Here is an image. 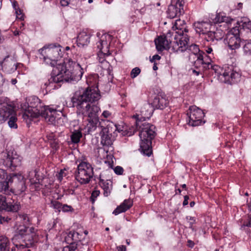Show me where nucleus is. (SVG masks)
Here are the masks:
<instances>
[{
    "mask_svg": "<svg viewBox=\"0 0 251 251\" xmlns=\"http://www.w3.org/2000/svg\"><path fill=\"white\" fill-rule=\"evenodd\" d=\"M43 57L44 62L53 67L51 76L48 84L45 83L47 88H55L54 83L65 81L74 83L79 80L83 74V69L78 63L69 59L67 63L57 64L58 59L61 57L63 51L59 45L45 46L39 50Z\"/></svg>",
    "mask_w": 251,
    "mask_h": 251,
    "instance_id": "obj_1",
    "label": "nucleus"
},
{
    "mask_svg": "<svg viewBox=\"0 0 251 251\" xmlns=\"http://www.w3.org/2000/svg\"><path fill=\"white\" fill-rule=\"evenodd\" d=\"M27 110L23 115L25 119L29 116L44 118L46 121L50 124L58 126H63L67 122V118L62 113V109H57L49 106H43L40 100L36 97L29 99Z\"/></svg>",
    "mask_w": 251,
    "mask_h": 251,
    "instance_id": "obj_2",
    "label": "nucleus"
},
{
    "mask_svg": "<svg viewBox=\"0 0 251 251\" xmlns=\"http://www.w3.org/2000/svg\"><path fill=\"white\" fill-rule=\"evenodd\" d=\"M100 97L97 87H89L86 89L81 88L75 92L71 101L73 106L76 108V113H84L93 106H98L96 102Z\"/></svg>",
    "mask_w": 251,
    "mask_h": 251,
    "instance_id": "obj_3",
    "label": "nucleus"
},
{
    "mask_svg": "<svg viewBox=\"0 0 251 251\" xmlns=\"http://www.w3.org/2000/svg\"><path fill=\"white\" fill-rule=\"evenodd\" d=\"M136 125L139 127L141 152L150 156L152 153L151 140L155 136V127L153 125L146 122L142 123L140 121H137Z\"/></svg>",
    "mask_w": 251,
    "mask_h": 251,
    "instance_id": "obj_4",
    "label": "nucleus"
},
{
    "mask_svg": "<svg viewBox=\"0 0 251 251\" xmlns=\"http://www.w3.org/2000/svg\"><path fill=\"white\" fill-rule=\"evenodd\" d=\"M174 39L172 49L175 52H182L187 48V41H189L188 36L186 33L188 30L186 28L184 21L178 19L176 20L173 26Z\"/></svg>",
    "mask_w": 251,
    "mask_h": 251,
    "instance_id": "obj_5",
    "label": "nucleus"
},
{
    "mask_svg": "<svg viewBox=\"0 0 251 251\" xmlns=\"http://www.w3.org/2000/svg\"><path fill=\"white\" fill-rule=\"evenodd\" d=\"M14 238L19 240L22 246L32 247L37 241L35 229L33 227H27L24 224H17Z\"/></svg>",
    "mask_w": 251,
    "mask_h": 251,
    "instance_id": "obj_6",
    "label": "nucleus"
},
{
    "mask_svg": "<svg viewBox=\"0 0 251 251\" xmlns=\"http://www.w3.org/2000/svg\"><path fill=\"white\" fill-rule=\"evenodd\" d=\"M6 176V172L0 169V193H8V184L4 181V177ZM20 208V204L18 202L13 204L7 203L6 201L5 196L0 194V210L17 212Z\"/></svg>",
    "mask_w": 251,
    "mask_h": 251,
    "instance_id": "obj_7",
    "label": "nucleus"
},
{
    "mask_svg": "<svg viewBox=\"0 0 251 251\" xmlns=\"http://www.w3.org/2000/svg\"><path fill=\"white\" fill-rule=\"evenodd\" d=\"M93 175V168L90 163L86 161H81L78 165L75 177L81 184L89 183Z\"/></svg>",
    "mask_w": 251,
    "mask_h": 251,
    "instance_id": "obj_8",
    "label": "nucleus"
},
{
    "mask_svg": "<svg viewBox=\"0 0 251 251\" xmlns=\"http://www.w3.org/2000/svg\"><path fill=\"white\" fill-rule=\"evenodd\" d=\"M22 157L14 151L6 150L0 153V163L11 169L21 166Z\"/></svg>",
    "mask_w": 251,
    "mask_h": 251,
    "instance_id": "obj_9",
    "label": "nucleus"
},
{
    "mask_svg": "<svg viewBox=\"0 0 251 251\" xmlns=\"http://www.w3.org/2000/svg\"><path fill=\"white\" fill-rule=\"evenodd\" d=\"M114 124L113 123H109L106 126H101V130L100 134V143L106 148H111L113 150L112 145L115 139L114 135Z\"/></svg>",
    "mask_w": 251,
    "mask_h": 251,
    "instance_id": "obj_10",
    "label": "nucleus"
},
{
    "mask_svg": "<svg viewBox=\"0 0 251 251\" xmlns=\"http://www.w3.org/2000/svg\"><path fill=\"white\" fill-rule=\"evenodd\" d=\"M16 111L15 105L7 98H0V124L6 121Z\"/></svg>",
    "mask_w": 251,
    "mask_h": 251,
    "instance_id": "obj_11",
    "label": "nucleus"
},
{
    "mask_svg": "<svg viewBox=\"0 0 251 251\" xmlns=\"http://www.w3.org/2000/svg\"><path fill=\"white\" fill-rule=\"evenodd\" d=\"M4 181L8 183V188H9L10 183L13 182H15L13 189L17 194H21L24 192L26 189L25 179L24 176L21 174L8 176L6 174V176L4 177Z\"/></svg>",
    "mask_w": 251,
    "mask_h": 251,
    "instance_id": "obj_12",
    "label": "nucleus"
},
{
    "mask_svg": "<svg viewBox=\"0 0 251 251\" xmlns=\"http://www.w3.org/2000/svg\"><path fill=\"white\" fill-rule=\"evenodd\" d=\"M100 111V108L99 106H93L89 110H87L86 112L77 113L78 115H81L88 117V123L87 125L89 131H94L97 127V125L99 122V113Z\"/></svg>",
    "mask_w": 251,
    "mask_h": 251,
    "instance_id": "obj_13",
    "label": "nucleus"
},
{
    "mask_svg": "<svg viewBox=\"0 0 251 251\" xmlns=\"http://www.w3.org/2000/svg\"><path fill=\"white\" fill-rule=\"evenodd\" d=\"M189 112L188 113L189 119V125L196 126H200L205 123V121L203 120L204 113L201 109L196 106H191L189 107Z\"/></svg>",
    "mask_w": 251,
    "mask_h": 251,
    "instance_id": "obj_14",
    "label": "nucleus"
},
{
    "mask_svg": "<svg viewBox=\"0 0 251 251\" xmlns=\"http://www.w3.org/2000/svg\"><path fill=\"white\" fill-rule=\"evenodd\" d=\"M226 42L228 48L232 50L238 49L240 47L241 39L238 27H233L229 31L226 36Z\"/></svg>",
    "mask_w": 251,
    "mask_h": 251,
    "instance_id": "obj_15",
    "label": "nucleus"
},
{
    "mask_svg": "<svg viewBox=\"0 0 251 251\" xmlns=\"http://www.w3.org/2000/svg\"><path fill=\"white\" fill-rule=\"evenodd\" d=\"M111 173V169H109L100 173L99 176V185L103 190L104 196H108L112 189V182L110 180L109 174Z\"/></svg>",
    "mask_w": 251,
    "mask_h": 251,
    "instance_id": "obj_16",
    "label": "nucleus"
},
{
    "mask_svg": "<svg viewBox=\"0 0 251 251\" xmlns=\"http://www.w3.org/2000/svg\"><path fill=\"white\" fill-rule=\"evenodd\" d=\"M172 36H174V32L169 31L165 36H160L155 39L154 42L157 50L162 51L164 50L169 49L171 48V44L172 48L174 42V41H172L173 38H174ZM172 50L175 52L172 49Z\"/></svg>",
    "mask_w": 251,
    "mask_h": 251,
    "instance_id": "obj_17",
    "label": "nucleus"
},
{
    "mask_svg": "<svg viewBox=\"0 0 251 251\" xmlns=\"http://www.w3.org/2000/svg\"><path fill=\"white\" fill-rule=\"evenodd\" d=\"M168 16L171 19L174 18L184 13L183 3L180 0H175L169 6L167 11Z\"/></svg>",
    "mask_w": 251,
    "mask_h": 251,
    "instance_id": "obj_18",
    "label": "nucleus"
},
{
    "mask_svg": "<svg viewBox=\"0 0 251 251\" xmlns=\"http://www.w3.org/2000/svg\"><path fill=\"white\" fill-rule=\"evenodd\" d=\"M213 70L215 71V72L218 74L219 77H223L224 78V81L225 82H237L241 76L239 73L233 71L230 72H226L225 71L223 73H221L220 71L221 68L218 66H213Z\"/></svg>",
    "mask_w": 251,
    "mask_h": 251,
    "instance_id": "obj_19",
    "label": "nucleus"
},
{
    "mask_svg": "<svg viewBox=\"0 0 251 251\" xmlns=\"http://www.w3.org/2000/svg\"><path fill=\"white\" fill-rule=\"evenodd\" d=\"M151 104L154 109H163L168 105L169 100L164 93L160 92L154 96Z\"/></svg>",
    "mask_w": 251,
    "mask_h": 251,
    "instance_id": "obj_20",
    "label": "nucleus"
},
{
    "mask_svg": "<svg viewBox=\"0 0 251 251\" xmlns=\"http://www.w3.org/2000/svg\"><path fill=\"white\" fill-rule=\"evenodd\" d=\"M0 66L3 71L10 74L17 69V65L15 60L9 56L5 57L2 61H0Z\"/></svg>",
    "mask_w": 251,
    "mask_h": 251,
    "instance_id": "obj_21",
    "label": "nucleus"
},
{
    "mask_svg": "<svg viewBox=\"0 0 251 251\" xmlns=\"http://www.w3.org/2000/svg\"><path fill=\"white\" fill-rule=\"evenodd\" d=\"M91 34L87 30H82L78 35L77 44L78 46L84 47L87 45L90 42Z\"/></svg>",
    "mask_w": 251,
    "mask_h": 251,
    "instance_id": "obj_22",
    "label": "nucleus"
},
{
    "mask_svg": "<svg viewBox=\"0 0 251 251\" xmlns=\"http://www.w3.org/2000/svg\"><path fill=\"white\" fill-rule=\"evenodd\" d=\"M133 205V201L130 199H126L121 203L113 212V214L117 215L128 210Z\"/></svg>",
    "mask_w": 251,
    "mask_h": 251,
    "instance_id": "obj_23",
    "label": "nucleus"
},
{
    "mask_svg": "<svg viewBox=\"0 0 251 251\" xmlns=\"http://www.w3.org/2000/svg\"><path fill=\"white\" fill-rule=\"evenodd\" d=\"M154 108L153 107L151 104L146 103L141 108V120L142 119L143 121L146 120L147 119H149L152 115Z\"/></svg>",
    "mask_w": 251,
    "mask_h": 251,
    "instance_id": "obj_24",
    "label": "nucleus"
},
{
    "mask_svg": "<svg viewBox=\"0 0 251 251\" xmlns=\"http://www.w3.org/2000/svg\"><path fill=\"white\" fill-rule=\"evenodd\" d=\"M106 35L101 36L100 41L97 43V47L100 50V53L108 55L110 54L109 50V44L106 40Z\"/></svg>",
    "mask_w": 251,
    "mask_h": 251,
    "instance_id": "obj_25",
    "label": "nucleus"
},
{
    "mask_svg": "<svg viewBox=\"0 0 251 251\" xmlns=\"http://www.w3.org/2000/svg\"><path fill=\"white\" fill-rule=\"evenodd\" d=\"M210 24L205 22H197L194 24L196 31L200 34L206 33L210 29Z\"/></svg>",
    "mask_w": 251,
    "mask_h": 251,
    "instance_id": "obj_26",
    "label": "nucleus"
},
{
    "mask_svg": "<svg viewBox=\"0 0 251 251\" xmlns=\"http://www.w3.org/2000/svg\"><path fill=\"white\" fill-rule=\"evenodd\" d=\"M211 56H207L205 55V57H203V55L201 54H199L197 55V59L195 61V63L197 64H201L203 65V68H209V66L211 67Z\"/></svg>",
    "mask_w": 251,
    "mask_h": 251,
    "instance_id": "obj_27",
    "label": "nucleus"
},
{
    "mask_svg": "<svg viewBox=\"0 0 251 251\" xmlns=\"http://www.w3.org/2000/svg\"><path fill=\"white\" fill-rule=\"evenodd\" d=\"M113 128L114 129V131L118 130L119 132H121L122 134L124 136H130L133 135L135 132V130L134 127L129 128V130H127L126 127H121L120 126H117L114 125Z\"/></svg>",
    "mask_w": 251,
    "mask_h": 251,
    "instance_id": "obj_28",
    "label": "nucleus"
},
{
    "mask_svg": "<svg viewBox=\"0 0 251 251\" xmlns=\"http://www.w3.org/2000/svg\"><path fill=\"white\" fill-rule=\"evenodd\" d=\"M232 21L233 20L232 19L225 15L224 13H221L217 14L214 20V23H219L225 22L229 24L231 23Z\"/></svg>",
    "mask_w": 251,
    "mask_h": 251,
    "instance_id": "obj_29",
    "label": "nucleus"
},
{
    "mask_svg": "<svg viewBox=\"0 0 251 251\" xmlns=\"http://www.w3.org/2000/svg\"><path fill=\"white\" fill-rule=\"evenodd\" d=\"M9 241L5 236H0V251H8Z\"/></svg>",
    "mask_w": 251,
    "mask_h": 251,
    "instance_id": "obj_30",
    "label": "nucleus"
},
{
    "mask_svg": "<svg viewBox=\"0 0 251 251\" xmlns=\"http://www.w3.org/2000/svg\"><path fill=\"white\" fill-rule=\"evenodd\" d=\"M26 177L32 184L37 183L39 182V176L35 170L29 171Z\"/></svg>",
    "mask_w": 251,
    "mask_h": 251,
    "instance_id": "obj_31",
    "label": "nucleus"
},
{
    "mask_svg": "<svg viewBox=\"0 0 251 251\" xmlns=\"http://www.w3.org/2000/svg\"><path fill=\"white\" fill-rule=\"evenodd\" d=\"M82 136V132L80 130H75L72 133L71 135V141L73 143L77 144L79 142L80 138Z\"/></svg>",
    "mask_w": 251,
    "mask_h": 251,
    "instance_id": "obj_32",
    "label": "nucleus"
},
{
    "mask_svg": "<svg viewBox=\"0 0 251 251\" xmlns=\"http://www.w3.org/2000/svg\"><path fill=\"white\" fill-rule=\"evenodd\" d=\"M8 119V124L9 126L11 128L16 129L18 127L16 123L17 121L16 111L14 112V114H12V115L9 116Z\"/></svg>",
    "mask_w": 251,
    "mask_h": 251,
    "instance_id": "obj_33",
    "label": "nucleus"
},
{
    "mask_svg": "<svg viewBox=\"0 0 251 251\" xmlns=\"http://www.w3.org/2000/svg\"><path fill=\"white\" fill-rule=\"evenodd\" d=\"M188 42V41H187V42ZM188 50L190 51H191L192 52V53H193V54L194 55H195L197 58V55H198L199 54H201V53L204 54V53H203V52H200V50L199 48V46L196 44L191 45V46H190L189 47V48H188V46H187V48L185 50Z\"/></svg>",
    "mask_w": 251,
    "mask_h": 251,
    "instance_id": "obj_34",
    "label": "nucleus"
},
{
    "mask_svg": "<svg viewBox=\"0 0 251 251\" xmlns=\"http://www.w3.org/2000/svg\"><path fill=\"white\" fill-rule=\"evenodd\" d=\"M245 44L243 46V51L245 55L251 56V42L250 41H244Z\"/></svg>",
    "mask_w": 251,
    "mask_h": 251,
    "instance_id": "obj_35",
    "label": "nucleus"
},
{
    "mask_svg": "<svg viewBox=\"0 0 251 251\" xmlns=\"http://www.w3.org/2000/svg\"><path fill=\"white\" fill-rule=\"evenodd\" d=\"M47 138L52 147L56 148L58 145V141L56 140L54 134L53 133H49L47 135Z\"/></svg>",
    "mask_w": 251,
    "mask_h": 251,
    "instance_id": "obj_36",
    "label": "nucleus"
},
{
    "mask_svg": "<svg viewBox=\"0 0 251 251\" xmlns=\"http://www.w3.org/2000/svg\"><path fill=\"white\" fill-rule=\"evenodd\" d=\"M204 34H205V39L207 42H214L215 41L216 42L218 41V40L215 39V33L214 32L210 31L209 30L208 31Z\"/></svg>",
    "mask_w": 251,
    "mask_h": 251,
    "instance_id": "obj_37",
    "label": "nucleus"
},
{
    "mask_svg": "<svg viewBox=\"0 0 251 251\" xmlns=\"http://www.w3.org/2000/svg\"><path fill=\"white\" fill-rule=\"evenodd\" d=\"M79 236V233L75 231H70L68 234V236L72 238L74 241H80L81 238Z\"/></svg>",
    "mask_w": 251,
    "mask_h": 251,
    "instance_id": "obj_38",
    "label": "nucleus"
},
{
    "mask_svg": "<svg viewBox=\"0 0 251 251\" xmlns=\"http://www.w3.org/2000/svg\"><path fill=\"white\" fill-rule=\"evenodd\" d=\"M50 206L58 211H60L62 207V204L58 201H52L50 203Z\"/></svg>",
    "mask_w": 251,
    "mask_h": 251,
    "instance_id": "obj_39",
    "label": "nucleus"
},
{
    "mask_svg": "<svg viewBox=\"0 0 251 251\" xmlns=\"http://www.w3.org/2000/svg\"><path fill=\"white\" fill-rule=\"evenodd\" d=\"M141 72V70L138 68L136 67L133 69L130 73L131 77L134 78L136 77Z\"/></svg>",
    "mask_w": 251,
    "mask_h": 251,
    "instance_id": "obj_40",
    "label": "nucleus"
},
{
    "mask_svg": "<svg viewBox=\"0 0 251 251\" xmlns=\"http://www.w3.org/2000/svg\"><path fill=\"white\" fill-rule=\"evenodd\" d=\"M66 171V169L61 170L58 174L56 175V176L60 181L62 180L64 176H67Z\"/></svg>",
    "mask_w": 251,
    "mask_h": 251,
    "instance_id": "obj_41",
    "label": "nucleus"
},
{
    "mask_svg": "<svg viewBox=\"0 0 251 251\" xmlns=\"http://www.w3.org/2000/svg\"><path fill=\"white\" fill-rule=\"evenodd\" d=\"M61 210L64 212H73L74 208L70 205L67 204L62 205Z\"/></svg>",
    "mask_w": 251,
    "mask_h": 251,
    "instance_id": "obj_42",
    "label": "nucleus"
},
{
    "mask_svg": "<svg viewBox=\"0 0 251 251\" xmlns=\"http://www.w3.org/2000/svg\"><path fill=\"white\" fill-rule=\"evenodd\" d=\"M99 60L100 63L101 64V68L104 69L109 66V63L106 61L105 59L99 57Z\"/></svg>",
    "mask_w": 251,
    "mask_h": 251,
    "instance_id": "obj_43",
    "label": "nucleus"
},
{
    "mask_svg": "<svg viewBox=\"0 0 251 251\" xmlns=\"http://www.w3.org/2000/svg\"><path fill=\"white\" fill-rule=\"evenodd\" d=\"M15 14L16 15V18L20 19L21 20H24V14L23 13L22 11L19 8H17L15 10Z\"/></svg>",
    "mask_w": 251,
    "mask_h": 251,
    "instance_id": "obj_44",
    "label": "nucleus"
},
{
    "mask_svg": "<svg viewBox=\"0 0 251 251\" xmlns=\"http://www.w3.org/2000/svg\"><path fill=\"white\" fill-rule=\"evenodd\" d=\"M114 171L116 174L121 175L123 174L124 169L122 167L118 166L114 169Z\"/></svg>",
    "mask_w": 251,
    "mask_h": 251,
    "instance_id": "obj_45",
    "label": "nucleus"
},
{
    "mask_svg": "<svg viewBox=\"0 0 251 251\" xmlns=\"http://www.w3.org/2000/svg\"><path fill=\"white\" fill-rule=\"evenodd\" d=\"M5 83V79L3 78L2 75L0 73V93H1L3 90L2 88Z\"/></svg>",
    "mask_w": 251,
    "mask_h": 251,
    "instance_id": "obj_46",
    "label": "nucleus"
},
{
    "mask_svg": "<svg viewBox=\"0 0 251 251\" xmlns=\"http://www.w3.org/2000/svg\"><path fill=\"white\" fill-rule=\"evenodd\" d=\"M66 249H68V251H75L77 248V245L75 243L70 244L69 246L65 247Z\"/></svg>",
    "mask_w": 251,
    "mask_h": 251,
    "instance_id": "obj_47",
    "label": "nucleus"
},
{
    "mask_svg": "<svg viewBox=\"0 0 251 251\" xmlns=\"http://www.w3.org/2000/svg\"><path fill=\"white\" fill-rule=\"evenodd\" d=\"M205 51L209 54L208 56H211V57H213V49L211 47H206L205 48Z\"/></svg>",
    "mask_w": 251,
    "mask_h": 251,
    "instance_id": "obj_48",
    "label": "nucleus"
},
{
    "mask_svg": "<svg viewBox=\"0 0 251 251\" xmlns=\"http://www.w3.org/2000/svg\"><path fill=\"white\" fill-rule=\"evenodd\" d=\"M186 219L188 220L190 224V227H191L193 226V225L195 223V219L194 217H191V216H187Z\"/></svg>",
    "mask_w": 251,
    "mask_h": 251,
    "instance_id": "obj_49",
    "label": "nucleus"
},
{
    "mask_svg": "<svg viewBox=\"0 0 251 251\" xmlns=\"http://www.w3.org/2000/svg\"><path fill=\"white\" fill-rule=\"evenodd\" d=\"M244 27H246L249 30H251V21H248L244 22Z\"/></svg>",
    "mask_w": 251,
    "mask_h": 251,
    "instance_id": "obj_50",
    "label": "nucleus"
},
{
    "mask_svg": "<svg viewBox=\"0 0 251 251\" xmlns=\"http://www.w3.org/2000/svg\"><path fill=\"white\" fill-rule=\"evenodd\" d=\"M161 58V57L158 55L155 54L152 56L151 58L150 59V61L152 63L154 62L155 60H159Z\"/></svg>",
    "mask_w": 251,
    "mask_h": 251,
    "instance_id": "obj_51",
    "label": "nucleus"
},
{
    "mask_svg": "<svg viewBox=\"0 0 251 251\" xmlns=\"http://www.w3.org/2000/svg\"><path fill=\"white\" fill-rule=\"evenodd\" d=\"M70 0H61L60 4L62 6H66L70 3Z\"/></svg>",
    "mask_w": 251,
    "mask_h": 251,
    "instance_id": "obj_52",
    "label": "nucleus"
},
{
    "mask_svg": "<svg viewBox=\"0 0 251 251\" xmlns=\"http://www.w3.org/2000/svg\"><path fill=\"white\" fill-rule=\"evenodd\" d=\"M9 220H10V218H8L7 217L5 218L4 217L0 216V224H3L4 222H8V221Z\"/></svg>",
    "mask_w": 251,
    "mask_h": 251,
    "instance_id": "obj_53",
    "label": "nucleus"
},
{
    "mask_svg": "<svg viewBox=\"0 0 251 251\" xmlns=\"http://www.w3.org/2000/svg\"><path fill=\"white\" fill-rule=\"evenodd\" d=\"M110 116L111 113L107 110L104 111L102 114V116L105 118H107L109 117Z\"/></svg>",
    "mask_w": 251,
    "mask_h": 251,
    "instance_id": "obj_54",
    "label": "nucleus"
},
{
    "mask_svg": "<svg viewBox=\"0 0 251 251\" xmlns=\"http://www.w3.org/2000/svg\"><path fill=\"white\" fill-rule=\"evenodd\" d=\"M100 195L99 191H94L92 193L91 197L94 198H97Z\"/></svg>",
    "mask_w": 251,
    "mask_h": 251,
    "instance_id": "obj_55",
    "label": "nucleus"
},
{
    "mask_svg": "<svg viewBox=\"0 0 251 251\" xmlns=\"http://www.w3.org/2000/svg\"><path fill=\"white\" fill-rule=\"evenodd\" d=\"M118 251H126V248L124 245H121L117 247Z\"/></svg>",
    "mask_w": 251,
    "mask_h": 251,
    "instance_id": "obj_56",
    "label": "nucleus"
},
{
    "mask_svg": "<svg viewBox=\"0 0 251 251\" xmlns=\"http://www.w3.org/2000/svg\"><path fill=\"white\" fill-rule=\"evenodd\" d=\"M189 200V197L188 196H184V200L183 202V205H186L188 204V201Z\"/></svg>",
    "mask_w": 251,
    "mask_h": 251,
    "instance_id": "obj_57",
    "label": "nucleus"
},
{
    "mask_svg": "<svg viewBox=\"0 0 251 251\" xmlns=\"http://www.w3.org/2000/svg\"><path fill=\"white\" fill-rule=\"evenodd\" d=\"M12 6H13V8L15 9V10L17 9V8H19L18 7V3L16 1H14L12 3Z\"/></svg>",
    "mask_w": 251,
    "mask_h": 251,
    "instance_id": "obj_58",
    "label": "nucleus"
},
{
    "mask_svg": "<svg viewBox=\"0 0 251 251\" xmlns=\"http://www.w3.org/2000/svg\"><path fill=\"white\" fill-rule=\"evenodd\" d=\"M13 34L15 36H17V35H19V34H20V31L17 30H15L14 32H13Z\"/></svg>",
    "mask_w": 251,
    "mask_h": 251,
    "instance_id": "obj_59",
    "label": "nucleus"
},
{
    "mask_svg": "<svg viewBox=\"0 0 251 251\" xmlns=\"http://www.w3.org/2000/svg\"><path fill=\"white\" fill-rule=\"evenodd\" d=\"M158 69L157 67V64L155 62H154V64H153V70H157Z\"/></svg>",
    "mask_w": 251,
    "mask_h": 251,
    "instance_id": "obj_60",
    "label": "nucleus"
},
{
    "mask_svg": "<svg viewBox=\"0 0 251 251\" xmlns=\"http://www.w3.org/2000/svg\"><path fill=\"white\" fill-rule=\"evenodd\" d=\"M23 219L24 221L26 220L27 222L28 221V218L27 217V216L26 215H23Z\"/></svg>",
    "mask_w": 251,
    "mask_h": 251,
    "instance_id": "obj_61",
    "label": "nucleus"
},
{
    "mask_svg": "<svg viewBox=\"0 0 251 251\" xmlns=\"http://www.w3.org/2000/svg\"><path fill=\"white\" fill-rule=\"evenodd\" d=\"M17 82V81L16 80V79H12L11 80V83H12V84H15Z\"/></svg>",
    "mask_w": 251,
    "mask_h": 251,
    "instance_id": "obj_62",
    "label": "nucleus"
},
{
    "mask_svg": "<svg viewBox=\"0 0 251 251\" xmlns=\"http://www.w3.org/2000/svg\"><path fill=\"white\" fill-rule=\"evenodd\" d=\"M181 190L180 189H179V188L176 190V194H180L181 193Z\"/></svg>",
    "mask_w": 251,
    "mask_h": 251,
    "instance_id": "obj_63",
    "label": "nucleus"
},
{
    "mask_svg": "<svg viewBox=\"0 0 251 251\" xmlns=\"http://www.w3.org/2000/svg\"><path fill=\"white\" fill-rule=\"evenodd\" d=\"M190 206L193 207L195 205V202L194 201H191L190 203Z\"/></svg>",
    "mask_w": 251,
    "mask_h": 251,
    "instance_id": "obj_64",
    "label": "nucleus"
}]
</instances>
